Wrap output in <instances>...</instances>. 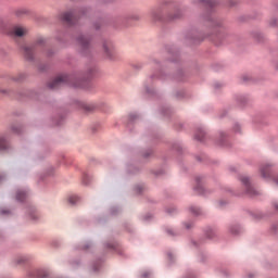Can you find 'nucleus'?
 Returning a JSON list of instances; mask_svg holds the SVG:
<instances>
[{"instance_id": "obj_7", "label": "nucleus", "mask_w": 278, "mask_h": 278, "mask_svg": "<svg viewBox=\"0 0 278 278\" xmlns=\"http://www.w3.org/2000/svg\"><path fill=\"white\" fill-rule=\"evenodd\" d=\"M241 181L243 185H245L248 194H255V190L253 189V187H251V182H249V177L242 176Z\"/></svg>"}, {"instance_id": "obj_11", "label": "nucleus", "mask_w": 278, "mask_h": 278, "mask_svg": "<svg viewBox=\"0 0 278 278\" xmlns=\"http://www.w3.org/2000/svg\"><path fill=\"white\" fill-rule=\"evenodd\" d=\"M25 197H27V193H25V191H18L16 194V200L23 201L25 199Z\"/></svg>"}, {"instance_id": "obj_14", "label": "nucleus", "mask_w": 278, "mask_h": 278, "mask_svg": "<svg viewBox=\"0 0 278 278\" xmlns=\"http://www.w3.org/2000/svg\"><path fill=\"white\" fill-rule=\"evenodd\" d=\"M190 210L192 214H195V216H199V214H201V210L199 207L192 206Z\"/></svg>"}, {"instance_id": "obj_3", "label": "nucleus", "mask_w": 278, "mask_h": 278, "mask_svg": "<svg viewBox=\"0 0 278 278\" xmlns=\"http://www.w3.org/2000/svg\"><path fill=\"white\" fill-rule=\"evenodd\" d=\"M103 54L109 59L112 60L114 58V46L110 41H105L102 46Z\"/></svg>"}, {"instance_id": "obj_5", "label": "nucleus", "mask_w": 278, "mask_h": 278, "mask_svg": "<svg viewBox=\"0 0 278 278\" xmlns=\"http://www.w3.org/2000/svg\"><path fill=\"white\" fill-rule=\"evenodd\" d=\"M78 45L83 51H86V49H90V39L81 35L78 37Z\"/></svg>"}, {"instance_id": "obj_17", "label": "nucleus", "mask_w": 278, "mask_h": 278, "mask_svg": "<svg viewBox=\"0 0 278 278\" xmlns=\"http://www.w3.org/2000/svg\"><path fill=\"white\" fill-rule=\"evenodd\" d=\"M197 140H203V136H195Z\"/></svg>"}, {"instance_id": "obj_2", "label": "nucleus", "mask_w": 278, "mask_h": 278, "mask_svg": "<svg viewBox=\"0 0 278 278\" xmlns=\"http://www.w3.org/2000/svg\"><path fill=\"white\" fill-rule=\"evenodd\" d=\"M61 20L63 21V23H66V25H75L77 17L73 12H65L61 14Z\"/></svg>"}, {"instance_id": "obj_22", "label": "nucleus", "mask_w": 278, "mask_h": 278, "mask_svg": "<svg viewBox=\"0 0 278 278\" xmlns=\"http://www.w3.org/2000/svg\"><path fill=\"white\" fill-rule=\"evenodd\" d=\"M276 210H278V205H276Z\"/></svg>"}, {"instance_id": "obj_21", "label": "nucleus", "mask_w": 278, "mask_h": 278, "mask_svg": "<svg viewBox=\"0 0 278 278\" xmlns=\"http://www.w3.org/2000/svg\"><path fill=\"white\" fill-rule=\"evenodd\" d=\"M168 233H173L170 230H168Z\"/></svg>"}, {"instance_id": "obj_4", "label": "nucleus", "mask_w": 278, "mask_h": 278, "mask_svg": "<svg viewBox=\"0 0 278 278\" xmlns=\"http://www.w3.org/2000/svg\"><path fill=\"white\" fill-rule=\"evenodd\" d=\"M12 34L16 38H23V36H26V34H27V28H25L23 26H14L12 28Z\"/></svg>"}, {"instance_id": "obj_13", "label": "nucleus", "mask_w": 278, "mask_h": 278, "mask_svg": "<svg viewBox=\"0 0 278 278\" xmlns=\"http://www.w3.org/2000/svg\"><path fill=\"white\" fill-rule=\"evenodd\" d=\"M79 201V198L77 195H72L68 199V202L72 204V205H75V203H77Z\"/></svg>"}, {"instance_id": "obj_18", "label": "nucleus", "mask_w": 278, "mask_h": 278, "mask_svg": "<svg viewBox=\"0 0 278 278\" xmlns=\"http://www.w3.org/2000/svg\"><path fill=\"white\" fill-rule=\"evenodd\" d=\"M5 179V176L0 175V181H3Z\"/></svg>"}, {"instance_id": "obj_10", "label": "nucleus", "mask_w": 278, "mask_h": 278, "mask_svg": "<svg viewBox=\"0 0 278 278\" xmlns=\"http://www.w3.org/2000/svg\"><path fill=\"white\" fill-rule=\"evenodd\" d=\"M5 149H8V141L3 137H0V151H5Z\"/></svg>"}, {"instance_id": "obj_16", "label": "nucleus", "mask_w": 278, "mask_h": 278, "mask_svg": "<svg viewBox=\"0 0 278 278\" xmlns=\"http://www.w3.org/2000/svg\"><path fill=\"white\" fill-rule=\"evenodd\" d=\"M42 42H45V39H42V38L37 40V45H42Z\"/></svg>"}, {"instance_id": "obj_15", "label": "nucleus", "mask_w": 278, "mask_h": 278, "mask_svg": "<svg viewBox=\"0 0 278 278\" xmlns=\"http://www.w3.org/2000/svg\"><path fill=\"white\" fill-rule=\"evenodd\" d=\"M83 109H84V110H87V111L92 110V108L88 106L87 104H83Z\"/></svg>"}, {"instance_id": "obj_6", "label": "nucleus", "mask_w": 278, "mask_h": 278, "mask_svg": "<svg viewBox=\"0 0 278 278\" xmlns=\"http://www.w3.org/2000/svg\"><path fill=\"white\" fill-rule=\"evenodd\" d=\"M35 47L34 46H25L23 51H24V55L26 58V60H34V51H35Z\"/></svg>"}, {"instance_id": "obj_20", "label": "nucleus", "mask_w": 278, "mask_h": 278, "mask_svg": "<svg viewBox=\"0 0 278 278\" xmlns=\"http://www.w3.org/2000/svg\"><path fill=\"white\" fill-rule=\"evenodd\" d=\"M76 88H79V85H75Z\"/></svg>"}, {"instance_id": "obj_8", "label": "nucleus", "mask_w": 278, "mask_h": 278, "mask_svg": "<svg viewBox=\"0 0 278 278\" xmlns=\"http://www.w3.org/2000/svg\"><path fill=\"white\" fill-rule=\"evenodd\" d=\"M261 175L262 177L266 178L270 176V166L265 165L261 168Z\"/></svg>"}, {"instance_id": "obj_1", "label": "nucleus", "mask_w": 278, "mask_h": 278, "mask_svg": "<svg viewBox=\"0 0 278 278\" xmlns=\"http://www.w3.org/2000/svg\"><path fill=\"white\" fill-rule=\"evenodd\" d=\"M66 81H68V76L60 75L49 84V88H51L52 90H55V88H60V86H62V84Z\"/></svg>"}, {"instance_id": "obj_19", "label": "nucleus", "mask_w": 278, "mask_h": 278, "mask_svg": "<svg viewBox=\"0 0 278 278\" xmlns=\"http://www.w3.org/2000/svg\"><path fill=\"white\" fill-rule=\"evenodd\" d=\"M275 184L278 186V176L274 178Z\"/></svg>"}, {"instance_id": "obj_12", "label": "nucleus", "mask_w": 278, "mask_h": 278, "mask_svg": "<svg viewBox=\"0 0 278 278\" xmlns=\"http://www.w3.org/2000/svg\"><path fill=\"white\" fill-rule=\"evenodd\" d=\"M201 3H204V5H210L211 8L216 5V2L214 0H200Z\"/></svg>"}, {"instance_id": "obj_9", "label": "nucleus", "mask_w": 278, "mask_h": 278, "mask_svg": "<svg viewBox=\"0 0 278 278\" xmlns=\"http://www.w3.org/2000/svg\"><path fill=\"white\" fill-rule=\"evenodd\" d=\"M31 277H34V278H45V277H47V274H45V271H42L40 269H37V270L31 271Z\"/></svg>"}]
</instances>
